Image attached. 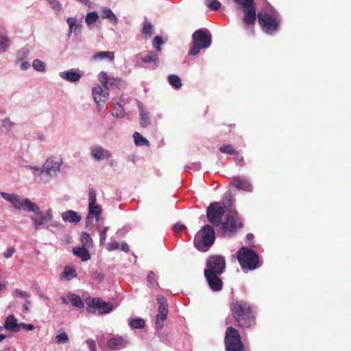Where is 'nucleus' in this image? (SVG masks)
<instances>
[{
  "label": "nucleus",
  "mask_w": 351,
  "mask_h": 351,
  "mask_svg": "<svg viewBox=\"0 0 351 351\" xmlns=\"http://www.w3.org/2000/svg\"><path fill=\"white\" fill-rule=\"evenodd\" d=\"M230 310L236 326L241 329L250 328L256 324V317L252 305L243 300H234L230 304Z\"/></svg>",
  "instance_id": "obj_1"
},
{
  "label": "nucleus",
  "mask_w": 351,
  "mask_h": 351,
  "mask_svg": "<svg viewBox=\"0 0 351 351\" xmlns=\"http://www.w3.org/2000/svg\"><path fill=\"white\" fill-rule=\"evenodd\" d=\"M0 195L6 201L10 202L13 206L18 210H24L27 212H33L39 220L44 222L47 221V218L40 210L39 206L32 202L28 198L21 199L19 195L10 194L5 192H1Z\"/></svg>",
  "instance_id": "obj_2"
},
{
  "label": "nucleus",
  "mask_w": 351,
  "mask_h": 351,
  "mask_svg": "<svg viewBox=\"0 0 351 351\" xmlns=\"http://www.w3.org/2000/svg\"><path fill=\"white\" fill-rule=\"evenodd\" d=\"M215 239V231L213 226L205 225L196 233L193 243L198 250L206 252L213 245Z\"/></svg>",
  "instance_id": "obj_3"
},
{
  "label": "nucleus",
  "mask_w": 351,
  "mask_h": 351,
  "mask_svg": "<svg viewBox=\"0 0 351 351\" xmlns=\"http://www.w3.org/2000/svg\"><path fill=\"white\" fill-rule=\"evenodd\" d=\"M237 258L243 270H254L259 266V256L255 251L247 247H242L238 250Z\"/></svg>",
  "instance_id": "obj_4"
},
{
  "label": "nucleus",
  "mask_w": 351,
  "mask_h": 351,
  "mask_svg": "<svg viewBox=\"0 0 351 351\" xmlns=\"http://www.w3.org/2000/svg\"><path fill=\"white\" fill-rule=\"evenodd\" d=\"M193 45L189 50V54L195 56L202 49H207L212 43V36L207 29L196 30L192 35Z\"/></svg>",
  "instance_id": "obj_5"
},
{
  "label": "nucleus",
  "mask_w": 351,
  "mask_h": 351,
  "mask_svg": "<svg viewBox=\"0 0 351 351\" xmlns=\"http://www.w3.org/2000/svg\"><path fill=\"white\" fill-rule=\"evenodd\" d=\"M258 23L262 30L267 34H273L279 29L280 19L276 14L267 12H259L256 14Z\"/></svg>",
  "instance_id": "obj_6"
},
{
  "label": "nucleus",
  "mask_w": 351,
  "mask_h": 351,
  "mask_svg": "<svg viewBox=\"0 0 351 351\" xmlns=\"http://www.w3.org/2000/svg\"><path fill=\"white\" fill-rule=\"evenodd\" d=\"M224 343L226 351H243V344L239 331L229 326L226 328Z\"/></svg>",
  "instance_id": "obj_7"
},
{
  "label": "nucleus",
  "mask_w": 351,
  "mask_h": 351,
  "mask_svg": "<svg viewBox=\"0 0 351 351\" xmlns=\"http://www.w3.org/2000/svg\"><path fill=\"white\" fill-rule=\"evenodd\" d=\"M234 3L243 8V21L247 27H254L256 13L254 0H234Z\"/></svg>",
  "instance_id": "obj_8"
},
{
  "label": "nucleus",
  "mask_w": 351,
  "mask_h": 351,
  "mask_svg": "<svg viewBox=\"0 0 351 351\" xmlns=\"http://www.w3.org/2000/svg\"><path fill=\"white\" fill-rule=\"evenodd\" d=\"M86 310L89 313H95L96 309L98 313L106 314L110 313L113 306L110 302H104L100 298H93L86 300Z\"/></svg>",
  "instance_id": "obj_9"
},
{
  "label": "nucleus",
  "mask_w": 351,
  "mask_h": 351,
  "mask_svg": "<svg viewBox=\"0 0 351 351\" xmlns=\"http://www.w3.org/2000/svg\"><path fill=\"white\" fill-rule=\"evenodd\" d=\"M221 233L226 236L230 237L233 233L236 232L237 229L243 226L242 220L236 215H228L225 221L221 223Z\"/></svg>",
  "instance_id": "obj_10"
},
{
  "label": "nucleus",
  "mask_w": 351,
  "mask_h": 351,
  "mask_svg": "<svg viewBox=\"0 0 351 351\" xmlns=\"http://www.w3.org/2000/svg\"><path fill=\"white\" fill-rule=\"evenodd\" d=\"M224 213V208L221 206L219 202L211 203L206 210L208 221L215 227L221 223Z\"/></svg>",
  "instance_id": "obj_11"
},
{
  "label": "nucleus",
  "mask_w": 351,
  "mask_h": 351,
  "mask_svg": "<svg viewBox=\"0 0 351 351\" xmlns=\"http://www.w3.org/2000/svg\"><path fill=\"white\" fill-rule=\"evenodd\" d=\"M206 265L204 271L221 275L226 269V260L221 255H213L208 258Z\"/></svg>",
  "instance_id": "obj_12"
},
{
  "label": "nucleus",
  "mask_w": 351,
  "mask_h": 351,
  "mask_svg": "<svg viewBox=\"0 0 351 351\" xmlns=\"http://www.w3.org/2000/svg\"><path fill=\"white\" fill-rule=\"evenodd\" d=\"M220 274L204 271V276L210 289L215 292L219 291L223 288L222 280L219 277Z\"/></svg>",
  "instance_id": "obj_13"
},
{
  "label": "nucleus",
  "mask_w": 351,
  "mask_h": 351,
  "mask_svg": "<svg viewBox=\"0 0 351 351\" xmlns=\"http://www.w3.org/2000/svg\"><path fill=\"white\" fill-rule=\"evenodd\" d=\"M231 184L237 189L245 191H252V185L246 178L235 177L232 179Z\"/></svg>",
  "instance_id": "obj_14"
},
{
  "label": "nucleus",
  "mask_w": 351,
  "mask_h": 351,
  "mask_svg": "<svg viewBox=\"0 0 351 351\" xmlns=\"http://www.w3.org/2000/svg\"><path fill=\"white\" fill-rule=\"evenodd\" d=\"M61 163L60 160L53 161L48 159L43 165V171H45L49 176L56 174L60 170Z\"/></svg>",
  "instance_id": "obj_15"
},
{
  "label": "nucleus",
  "mask_w": 351,
  "mask_h": 351,
  "mask_svg": "<svg viewBox=\"0 0 351 351\" xmlns=\"http://www.w3.org/2000/svg\"><path fill=\"white\" fill-rule=\"evenodd\" d=\"M4 328L11 332H19V324L17 323V319L13 315H8L4 323Z\"/></svg>",
  "instance_id": "obj_16"
},
{
  "label": "nucleus",
  "mask_w": 351,
  "mask_h": 351,
  "mask_svg": "<svg viewBox=\"0 0 351 351\" xmlns=\"http://www.w3.org/2000/svg\"><path fill=\"white\" fill-rule=\"evenodd\" d=\"M92 156L98 160H101L105 158H109L111 157V154L109 151L104 149L101 147H97L92 149Z\"/></svg>",
  "instance_id": "obj_17"
},
{
  "label": "nucleus",
  "mask_w": 351,
  "mask_h": 351,
  "mask_svg": "<svg viewBox=\"0 0 351 351\" xmlns=\"http://www.w3.org/2000/svg\"><path fill=\"white\" fill-rule=\"evenodd\" d=\"M93 95L95 101L99 104V102L104 101L105 99L108 97V93L104 92L100 86H97L93 88Z\"/></svg>",
  "instance_id": "obj_18"
},
{
  "label": "nucleus",
  "mask_w": 351,
  "mask_h": 351,
  "mask_svg": "<svg viewBox=\"0 0 351 351\" xmlns=\"http://www.w3.org/2000/svg\"><path fill=\"white\" fill-rule=\"evenodd\" d=\"M73 253L80 258L82 261L90 259V253L86 247H75L73 248Z\"/></svg>",
  "instance_id": "obj_19"
},
{
  "label": "nucleus",
  "mask_w": 351,
  "mask_h": 351,
  "mask_svg": "<svg viewBox=\"0 0 351 351\" xmlns=\"http://www.w3.org/2000/svg\"><path fill=\"white\" fill-rule=\"evenodd\" d=\"M62 217L64 221L70 223H77L82 219V217L72 210L64 212L62 214Z\"/></svg>",
  "instance_id": "obj_20"
},
{
  "label": "nucleus",
  "mask_w": 351,
  "mask_h": 351,
  "mask_svg": "<svg viewBox=\"0 0 351 351\" xmlns=\"http://www.w3.org/2000/svg\"><path fill=\"white\" fill-rule=\"evenodd\" d=\"M60 77L69 82H78L81 78V75L73 71H69L60 73Z\"/></svg>",
  "instance_id": "obj_21"
},
{
  "label": "nucleus",
  "mask_w": 351,
  "mask_h": 351,
  "mask_svg": "<svg viewBox=\"0 0 351 351\" xmlns=\"http://www.w3.org/2000/svg\"><path fill=\"white\" fill-rule=\"evenodd\" d=\"M101 213V209L98 205H97L96 204H89L87 220H89L90 218L92 219L93 217V216H95L96 218V220L98 221Z\"/></svg>",
  "instance_id": "obj_22"
},
{
  "label": "nucleus",
  "mask_w": 351,
  "mask_h": 351,
  "mask_svg": "<svg viewBox=\"0 0 351 351\" xmlns=\"http://www.w3.org/2000/svg\"><path fill=\"white\" fill-rule=\"evenodd\" d=\"M138 108L140 110L141 115V121L140 124L141 126L145 128L150 125V121L149 117V114L145 110L143 106L141 104H138Z\"/></svg>",
  "instance_id": "obj_23"
},
{
  "label": "nucleus",
  "mask_w": 351,
  "mask_h": 351,
  "mask_svg": "<svg viewBox=\"0 0 351 351\" xmlns=\"http://www.w3.org/2000/svg\"><path fill=\"white\" fill-rule=\"evenodd\" d=\"M101 16L104 19H107L110 21V22L112 23L114 25L117 24V18L112 12V11L108 8H104L101 12Z\"/></svg>",
  "instance_id": "obj_24"
},
{
  "label": "nucleus",
  "mask_w": 351,
  "mask_h": 351,
  "mask_svg": "<svg viewBox=\"0 0 351 351\" xmlns=\"http://www.w3.org/2000/svg\"><path fill=\"white\" fill-rule=\"evenodd\" d=\"M125 339L123 337H114L112 338L108 341V346L112 350L123 346L125 344Z\"/></svg>",
  "instance_id": "obj_25"
},
{
  "label": "nucleus",
  "mask_w": 351,
  "mask_h": 351,
  "mask_svg": "<svg viewBox=\"0 0 351 351\" xmlns=\"http://www.w3.org/2000/svg\"><path fill=\"white\" fill-rule=\"evenodd\" d=\"M141 34L144 37H151L154 34V27L147 20L143 23Z\"/></svg>",
  "instance_id": "obj_26"
},
{
  "label": "nucleus",
  "mask_w": 351,
  "mask_h": 351,
  "mask_svg": "<svg viewBox=\"0 0 351 351\" xmlns=\"http://www.w3.org/2000/svg\"><path fill=\"white\" fill-rule=\"evenodd\" d=\"M108 58L112 61L114 59V53L113 51H99L94 54L93 60Z\"/></svg>",
  "instance_id": "obj_27"
},
{
  "label": "nucleus",
  "mask_w": 351,
  "mask_h": 351,
  "mask_svg": "<svg viewBox=\"0 0 351 351\" xmlns=\"http://www.w3.org/2000/svg\"><path fill=\"white\" fill-rule=\"evenodd\" d=\"M68 298L73 306L79 308L84 307V302L80 295L76 294H69L68 295Z\"/></svg>",
  "instance_id": "obj_28"
},
{
  "label": "nucleus",
  "mask_w": 351,
  "mask_h": 351,
  "mask_svg": "<svg viewBox=\"0 0 351 351\" xmlns=\"http://www.w3.org/2000/svg\"><path fill=\"white\" fill-rule=\"evenodd\" d=\"M62 278L69 280L77 276V272L74 267H66L61 274Z\"/></svg>",
  "instance_id": "obj_29"
},
{
  "label": "nucleus",
  "mask_w": 351,
  "mask_h": 351,
  "mask_svg": "<svg viewBox=\"0 0 351 351\" xmlns=\"http://www.w3.org/2000/svg\"><path fill=\"white\" fill-rule=\"evenodd\" d=\"M142 61L145 63H154L155 66H157L158 63V55L152 51H149L142 58Z\"/></svg>",
  "instance_id": "obj_30"
},
{
  "label": "nucleus",
  "mask_w": 351,
  "mask_h": 351,
  "mask_svg": "<svg viewBox=\"0 0 351 351\" xmlns=\"http://www.w3.org/2000/svg\"><path fill=\"white\" fill-rule=\"evenodd\" d=\"M134 143L138 146L147 145H149V142L144 138L141 134L138 132H135L133 134Z\"/></svg>",
  "instance_id": "obj_31"
},
{
  "label": "nucleus",
  "mask_w": 351,
  "mask_h": 351,
  "mask_svg": "<svg viewBox=\"0 0 351 351\" xmlns=\"http://www.w3.org/2000/svg\"><path fill=\"white\" fill-rule=\"evenodd\" d=\"M129 325L131 328L141 329L145 327V323L143 318L138 317L131 319L129 322Z\"/></svg>",
  "instance_id": "obj_32"
},
{
  "label": "nucleus",
  "mask_w": 351,
  "mask_h": 351,
  "mask_svg": "<svg viewBox=\"0 0 351 351\" xmlns=\"http://www.w3.org/2000/svg\"><path fill=\"white\" fill-rule=\"evenodd\" d=\"M168 81L169 83L176 89L180 88L182 86L181 79L176 75H169L168 77Z\"/></svg>",
  "instance_id": "obj_33"
},
{
  "label": "nucleus",
  "mask_w": 351,
  "mask_h": 351,
  "mask_svg": "<svg viewBox=\"0 0 351 351\" xmlns=\"http://www.w3.org/2000/svg\"><path fill=\"white\" fill-rule=\"evenodd\" d=\"M60 334L56 337V342L58 344H65L69 341L68 335L64 331V328L60 330Z\"/></svg>",
  "instance_id": "obj_34"
},
{
  "label": "nucleus",
  "mask_w": 351,
  "mask_h": 351,
  "mask_svg": "<svg viewBox=\"0 0 351 351\" xmlns=\"http://www.w3.org/2000/svg\"><path fill=\"white\" fill-rule=\"evenodd\" d=\"M98 19V14L95 12H91L86 14L85 17V22L88 26H90L91 24L95 23Z\"/></svg>",
  "instance_id": "obj_35"
},
{
  "label": "nucleus",
  "mask_w": 351,
  "mask_h": 351,
  "mask_svg": "<svg viewBox=\"0 0 351 351\" xmlns=\"http://www.w3.org/2000/svg\"><path fill=\"white\" fill-rule=\"evenodd\" d=\"M113 117L121 118L124 116V110L121 105L117 104L111 111Z\"/></svg>",
  "instance_id": "obj_36"
},
{
  "label": "nucleus",
  "mask_w": 351,
  "mask_h": 351,
  "mask_svg": "<svg viewBox=\"0 0 351 351\" xmlns=\"http://www.w3.org/2000/svg\"><path fill=\"white\" fill-rule=\"evenodd\" d=\"M81 241L83 245V247H90L92 245L93 241L90 236L87 232H82L81 234Z\"/></svg>",
  "instance_id": "obj_37"
},
{
  "label": "nucleus",
  "mask_w": 351,
  "mask_h": 351,
  "mask_svg": "<svg viewBox=\"0 0 351 351\" xmlns=\"http://www.w3.org/2000/svg\"><path fill=\"white\" fill-rule=\"evenodd\" d=\"M67 23L69 26L70 32L73 30L75 32L77 29L80 30V25L77 24L75 18L69 17L67 19Z\"/></svg>",
  "instance_id": "obj_38"
},
{
  "label": "nucleus",
  "mask_w": 351,
  "mask_h": 351,
  "mask_svg": "<svg viewBox=\"0 0 351 351\" xmlns=\"http://www.w3.org/2000/svg\"><path fill=\"white\" fill-rule=\"evenodd\" d=\"M33 68L40 72H43L45 71V64L44 62L41 61L39 59H36L33 61L32 64Z\"/></svg>",
  "instance_id": "obj_39"
},
{
  "label": "nucleus",
  "mask_w": 351,
  "mask_h": 351,
  "mask_svg": "<svg viewBox=\"0 0 351 351\" xmlns=\"http://www.w3.org/2000/svg\"><path fill=\"white\" fill-rule=\"evenodd\" d=\"M167 315L163 314H158L156 317V328L158 330L161 329L164 326V322L167 319Z\"/></svg>",
  "instance_id": "obj_40"
},
{
  "label": "nucleus",
  "mask_w": 351,
  "mask_h": 351,
  "mask_svg": "<svg viewBox=\"0 0 351 351\" xmlns=\"http://www.w3.org/2000/svg\"><path fill=\"white\" fill-rule=\"evenodd\" d=\"M163 43L162 38L159 36L154 37L152 41L153 47L159 53L161 52L160 46Z\"/></svg>",
  "instance_id": "obj_41"
},
{
  "label": "nucleus",
  "mask_w": 351,
  "mask_h": 351,
  "mask_svg": "<svg viewBox=\"0 0 351 351\" xmlns=\"http://www.w3.org/2000/svg\"><path fill=\"white\" fill-rule=\"evenodd\" d=\"M219 151L222 153L234 155L237 151L234 150L232 145H226L219 147Z\"/></svg>",
  "instance_id": "obj_42"
},
{
  "label": "nucleus",
  "mask_w": 351,
  "mask_h": 351,
  "mask_svg": "<svg viewBox=\"0 0 351 351\" xmlns=\"http://www.w3.org/2000/svg\"><path fill=\"white\" fill-rule=\"evenodd\" d=\"M10 43V41L7 37L0 36V49L5 51L9 47Z\"/></svg>",
  "instance_id": "obj_43"
},
{
  "label": "nucleus",
  "mask_w": 351,
  "mask_h": 351,
  "mask_svg": "<svg viewBox=\"0 0 351 351\" xmlns=\"http://www.w3.org/2000/svg\"><path fill=\"white\" fill-rule=\"evenodd\" d=\"M147 280H148V282L149 283V285L152 286V287H156L158 285L156 280V275L154 273V271H150L147 275Z\"/></svg>",
  "instance_id": "obj_44"
},
{
  "label": "nucleus",
  "mask_w": 351,
  "mask_h": 351,
  "mask_svg": "<svg viewBox=\"0 0 351 351\" xmlns=\"http://www.w3.org/2000/svg\"><path fill=\"white\" fill-rule=\"evenodd\" d=\"M99 81L102 84L104 87H105L106 88H108V79L107 73L104 71H101L99 75Z\"/></svg>",
  "instance_id": "obj_45"
},
{
  "label": "nucleus",
  "mask_w": 351,
  "mask_h": 351,
  "mask_svg": "<svg viewBox=\"0 0 351 351\" xmlns=\"http://www.w3.org/2000/svg\"><path fill=\"white\" fill-rule=\"evenodd\" d=\"M31 219L34 222V227L36 230H38L40 226L45 223V222L39 220L37 217L31 216Z\"/></svg>",
  "instance_id": "obj_46"
},
{
  "label": "nucleus",
  "mask_w": 351,
  "mask_h": 351,
  "mask_svg": "<svg viewBox=\"0 0 351 351\" xmlns=\"http://www.w3.org/2000/svg\"><path fill=\"white\" fill-rule=\"evenodd\" d=\"M208 7L214 11H217L220 8L221 3L217 0H212L209 3Z\"/></svg>",
  "instance_id": "obj_47"
},
{
  "label": "nucleus",
  "mask_w": 351,
  "mask_h": 351,
  "mask_svg": "<svg viewBox=\"0 0 351 351\" xmlns=\"http://www.w3.org/2000/svg\"><path fill=\"white\" fill-rule=\"evenodd\" d=\"M89 204H96L97 198H96V193L93 189H90L89 190Z\"/></svg>",
  "instance_id": "obj_48"
},
{
  "label": "nucleus",
  "mask_w": 351,
  "mask_h": 351,
  "mask_svg": "<svg viewBox=\"0 0 351 351\" xmlns=\"http://www.w3.org/2000/svg\"><path fill=\"white\" fill-rule=\"evenodd\" d=\"M234 155V160L235 162L241 166H243L244 165L243 157L238 152H237Z\"/></svg>",
  "instance_id": "obj_49"
},
{
  "label": "nucleus",
  "mask_w": 351,
  "mask_h": 351,
  "mask_svg": "<svg viewBox=\"0 0 351 351\" xmlns=\"http://www.w3.org/2000/svg\"><path fill=\"white\" fill-rule=\"evenodd\" d=\"M14 296H20L21 298H28L29 297V294H28L27 292L20 290V289H15L13 292Z\"/></svg>",
  "instance_id": "obj_50"
},
{
  "label": "nucleus",
  "mask_w": 351,
  "mask_h": 351,
  "mask_svg": "<svg viewBox=\"0 0 351 351\" xmlns=\"http://www.w3.org/2000/svg\"><path fill=\"white\" fill-rule=\"evenodd\" d=\"M168 304L166 305H159L158 308V314H163L168 315Z\"/></svg>",
  "instance_id": "obj_51"
},
{
  "label": "nucleus",
  "mask_w": 351,
  "mask_h": 351,
  "mask_svg": "<svg viewBox=\"0 0 351 351\" xmlns=\"http://www.w3.org/2000/svg\"><path fill=\"white\" fill-rule=\"evenodd\" d=\"M119 248V244L117 241H112L108 244V250L111 252L115 250H118Z\"/></svg>",
  "instance_id": "obj_52"
},
{
  "label": "nucleus",
  "mask_w": 351,
  "mask_h": 351,
  "mask_svg": "<svg viewBox=\"0 0 351 351\" xmlns=\"http://www.w3.org/2000/svg\"><path fill=\"white\" fill-rule=\"evenodd\" d=\"M86 344L88 345L90 351H96V344L93 339H89L86 340Z\"/></svg>",
  "instance_id": "obj_53"
},
{
  "label": "nucleus",
  "mask_w": 351,
  "mask_h": 351,
  "mask_svg": "<svg viewBox=\"0 0 351 351\" xmlns=\"http://www.w3.org/2000/svg\"><path fill=\"white\" fill-rule=\"evenodd\" d=\"M21 328L27 330H32L34 329V325L24 322L19 324V328L21 329Z\"/></svg>",
  "instance_id": "obj_54"
},
{
  "label": "nucleus",
  "mask_w": 351,
  "mask_h": 351,
  "mask_svg": "<svg viewBox=\"0 0 351 351\" xmlns=\"http://www.w3.org/2000/svg\"><path fill=\"white\" fill-rule=\"evenodd\" d=\"M108 227H105L104 230L100 233V243L103 244L106 239V233L108 230Z\"/></svg>",
  "instance_id": "obj_55"
},
{
  "label": "nucleus",
  "mask_w": 351,
  "mask_h": 351,
  "mask_svg": "<svg viewBox=\"0 0 351 351\" xmlns=\"http://www.w3.org/2000/svg\"><path fill=\"white\" fill-rule=\"evenodd\" d=\"M15 252V249L14 247L8 248L6 252L3 254V256L5 258H9L12 256L14 253Z\"/></svg>",
  "instance_id": "obj_56"
},
{
  "label": "nucleus",
  "mask_w": 351,
  "mask_h": 351,
  "mask_svg": "<svg viewBox=\"0 0 351 351\" xmlns=\"http://www.w3.org/2000/svg\"><path fill=\"white\" fill-rule=\"evenodd\" d=\"M54 9L60 10L61 6L58 0H47Z\"/></svg>",
  "instance_id": "obj_57"
},
{
  "label": "nucleus",
  "mask_w": 351,
  "mask_h": 351,
  "mask_svg": "<svg viewBox=\"0 0 351 351\" xmlns=\"http://www.w3.org/2000/svg\"><path fill=\"white\" fill-rule=\"evenodd\" d=\"M186 227L184 225L180 223H176L175 225H174V231L176 232H179L182 230H183L184 229H185Z\"/></svg>",
  "instance_id": "obj_58"
},
{
  "label": "nucleus",
  "mask_w": 351,
  "mask_h": 351,
  "mask_svg": "<svg viewBox=\"0 0 351 351\" xmlns=\"http://www.w3.org/2000/svg\"><path fill=\"white\" fill-rule=\"evenodd\" d=\"M157 302L158 304V306L159 305H166V304H167V302H166L165 298H164V296H162L161 295H159L157 297Z\"/></svg>",
  "instance_id": "obj_59"
},
{
  "label": "nucleus",
  "mask_w": 351,
  "mask_h": 351,
  "mask_svg": "<svg viewBox=\"0 0 351 351\" xmlns=\"http://www.w3.org/2000/svg\"><path fill=\"white\" fill-rule=\"evenodd\" d=\"M121 250L127 253L130 251L129 245L126 243L123 242L121 245Z\"/></svg>",
  "instance_id": "obj_60"
},
{
  "label": "nucleus",
  "mask_w": 351,
  "mask_h": 351,
  "mask_svg": "<svg viewBox=\"0 0 351 351\" xmlns=\"http://www.w3.org/2000/svg\"><path fill=\"white\" fill-rule=\"evenodd\" d=\"M47 216V221H49L51 219H52L53 218V212H52V210L51 208H49L47 211V213L45 215Z\"/></svg>",
  "instance_id": "obj_61"
},
{
  "label": "nucleus",
  "mask_w": 351,
  "mask_h": 351,
  "mask_svg": "<svg viewBox=\"0 0 351 351\" xmlns=\"http://www.w3.org/2000/svg\"><path fill=\"white\" fill-rule=\"evenodd\" d=\"M30 66V64L28 62H24L21 64V69L23 70H26Z\"/></svg>",
  "instance_id": "obj_62"
},
{
  "label": "nucleus",
  "mask_w": 351,
  "mask_h": 351,
  "mask_svg": "<svg viewBox=\"0 0 351 351\" xmlns=\"http://www.w3.org/2000/svg\"><path fill=\"white\" fill-rule=\"evenodd\" d=\"M61 300H62V304H68V300H66V298H64V297H63V296H62V297H61Z\"/></svg>",
  "instance_id": "obj_63"
},
{
  "label": "nucleus",
  "mask_w": 351,
  "mask_h": 351,
  "mask_svg": "<svg viewBox=\"0 0 351 351\" xmlns=\"http://www.w3.org/2000/svg\"><path fill=\"white\" fill-rule=\"evenodd\" d=\"M23 311L24 312H27V311H29V308H28V306L26 304L23 305Z\"/></svg>",
  "instance_id": "obj_64"
}]
</instances>
